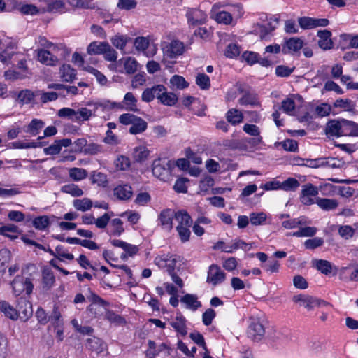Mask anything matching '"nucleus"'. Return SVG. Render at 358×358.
Masks as SVG:
<instances>
[{
  "instance_id": "obj_1",
  "label": "nucleus",
  "mask_w": 358,
  "mask_h": 358,
  "mask_svg": "<svg viewBox=\"0 0 358 358\" xmlns=\"http://www.w3.org/2000/svg\"><path fill=\"white\" fill-rule=\"evenodd\" d=\"M236 87L238 92L243 94L238 100V103L241 105L260 106V101L257 94L253 90H251L250 87L241 83H237Z\"/></svg>"
},
{
  "instance_id": "obj_2",
  "label": "nucleus",
  "mask_w": 358,
  "mask_h": 358,
  "mask_svg": "<svg viewBox=\"0 0 358 358\" xmlns=\"http://www.w3.org/2000/svg\"><path fill=\"white\" fill-rule=\"evenodd\" d=\"M174 164L171 161L162 163V158H157L152 163V173L160 180H165L171 174Z\"/></svg>"
},
{
  "instance_id": "obj_3",
  "label": "nucleus",
  "mask_w": 358,
  "mask_h": 358,
  "mask_svg": "<svg viewBox=\"0 0 358 358\" xmlns=\"http://www.w3.org/2000/svg\"><path fill=\"white\" fill-rule=\"evenodd\" d=\"M13 293L16 296L20 295L22 292H25L27 294L29 295L33 290L34 285L31 279L21 275H17L11 282Z\"/></svg>"
},
{
  "instance_id": "obj_4",
  "label": "nucleus",
  "mask_w": 358,
  "mask_h": 358,
  "mask_svg": "<svg viewBox=\"0 0 358 358\" xmlns=\"http://www.w3.org/2000/svg\"><path fill=\"white\" fill-rule=\"evenodd\" d=\"M265 334V329L263 324L257 319H251L248 326L247 334L248 338L255 341L262 340Z\"/></svg>"
},
{
  "instance_id": "obj_5",
  "label": "nucleus",
  "mask_w": 358,
  "mask_h": 358,
  "mask_svg": "<svg viewBox=\"0 0 358 358\" xmlns=\"http://www.w3.org/2000/svg\"><path fill=\"white\" fill-rule=\"evenodd\" d=\"M180 260V257L175 255L166 257H157L155 259V264L159 268H166L168 273L175 271L176 263Z\"/></svg>"
},
{
  "instance_id": "obj_6",
  "label": "nucleus",
  "mask_w": 358,
  "mask_h": 358,
  "mask_svg": "<svg viewBox=\"0 0 358 358\" xmlns=\"http://www.w3.org/2000/svg\"><path fill=\"white\" fill-rule=\"evenodd\" d=\"M16 310L17 318L19 317L22 321L26 322L32 315V305L25 299L20 298L17 300Z\"/></svg>"
},
{
  "instance_id": "obj_7",
  "label": "nucleus",
  "mask_w": 358,
  "mask_h": 358,
  "mask_svg": "<svg viewBox=\"0 0 358 358\" xmlns=\"http://www.w3.org/2000/svg\"><path fill=\"white\" fill-rule=\"evenodd\" d=\"M293 301L294 302H302L305 308L308 310H312L315 306H320L323 304L325 306L329 305L328 302H326L320 299H317L310 296H305L303 294H299L294 296Z\"/></svg>"
},
{
  "instance_id": "obj_8",
  "label": "nucleus",
  "mask_w": 358,
  "mask_h": 358,
  "mask_svg": "<svg viewBox=\"0 0 358 358\" xmlns=\"http://www.w3.org/2000/svg\"><path fill=\"white\" fill-rule=\"evenodd\" d=\"M186 17L187 22L192 26L204 24L206 20V15L202 10L196 8H188Z\"/></svg>"
},
{
  "instance_id": "obj_9",
  "label": "nucleus",
  "mask_w": 358,
  "mask_h": 358,
  "mask_svg": "<svg viewBox=\"0 0 358 358\" xmlns=\"http://www.w3.org/2000/svg\"><path fill=\"white\" fill-rule=\"evenodd\" d=\"M226 274L217 264H212L208 272L207 282H211L213 285L223 282L225 280Z\"/></svg>"
},
{
  "instance_id": "obj_10",
  "label": "nucleus",
  "mask_w": 358,
  "mask_h": 358,
  "mask_svg": "<svg viewBox=\"0 0 358 358\" xmlns=\"http://www.w3.org/2000/svg\"><path fill=\"white\" fill-rule=\"evenodd\" d=\"M164 50L168 57L173 59L184 52L185 45L182 42L174 40L167 44Z\"/></svg>"
},
{
  "instance_id": "obj_11",
  "label": "nucleus",
  "mask_w": 358,
  "mask_h": 358,
  "mask_svg": "<svg viewBox=\"0 0 358 358\" xmlns=\"http://www.w3.org/2000/svg\"><path fill=\"white\" fill-rule=\"evenodd\" d=\"M317 36L319 37L318 45L324 50H328L334 48V42L332 41L331 36V32L329 30H320L317 31Z\"/></svg>"
},
{
  "instance_id": "obj_12",
  "label": "nucleus",
  "mask_w": 358,
  "mask_h": 358,
  "mask_svg": "<svg viewBox=\"0 0 358 358\" xmlns=\"http://www.w3.org/2000/svg\"><path fill=\"white\" fill-rule=\"evenodd\" d=\"M341 135L358 136V124L353 121L342 119Z\"/></svg>"
},
{
  "instance_id": "obj_13",
  "label": "nucleus",
  "mask_w": 358,
  "mask_h": 358,
  "mask_svg": "<svg viewBox=\"0 0 358 358\" xmlns=\"http://www.w3.org/2000/svg\"><path fill=\"white\" fill-rule=\"evenodd\" d=\"M175 217L174 210L167 208L163 210L159 216V220L162 226L168 230H171L173 228V219Z\"/></svg>"
},
{
  "instance_id": "obj_14",
  "label": "nucleus",
  "mask_w": 358,
  "mask_h": 358,
  "mask_svg": "<svg viewBox=\"0 0 358 358\" xmlns=\"http://www.w3.org/2000/svg\"><path fill=\"white\" fill-rule=\"evenodd\" d=\"M342 119L329 120L325 128L326 134L331 136H341Z\"/></svg>"
},
{
  "instance_id": "obj_15",
  "label": "nucleus",
  "mask_w": 358,
  "mask_h": 358,
  "mask_svg": "<svg viewBox=\"0 0 358 358\" xmlns=\"http://www.w3.org/2000/svg\"><path fill=\"white\" fill-rule=\"evenodd\" d=\"M303 46V41L299 38H291L286 41V44L282 47V52L286 54L289 52H297Z\"/></svg>"
},
{
  "instance_id": "obj_16",
  "label": "nucleus",
  "mask_w": 358,
  "mask_h": 358,
  "mask_svg": "<svg viewBox=\"0 0 358 358\" xmlns=\"http://www.w3.org/2000/svg\"><path fill=\"white\" fill-rule=\"evenodd\" d=\"M86 346L90 350L100 354L106 350V344L100 338L93 337L87 340Z\"/></svg>"
},
{
  "instance_id": "obj_17",
  "label": "nucleus",
  "mask_w": 358,
  "mask_h": 358,
  "mask_svg": "<svg viewBox=\"0 0 358 358\" xmlns=\"http://www.w3.org/2000/svg\"><path fill=\"white\" fill-rule=\"evenodd\" d=\"M114 195L120 200H129L133 195L132 188L130 185H118L114 189Z\"/></svg>"
},
{
  "instance_id": "obj_18",
  "label": "nucleus",
  "mask_w": 358,
  "mask_h": 358,
  "mask_svg": "<svg viewBox=\"0 0 358 358\" xmlns=\"http://www.w3.org/2000/svg\"><path fill=\"white\" fill-rule=\"evenodd\" d=\"M186 322L185 317L180 315L176 316L175 321L171 322V325L176 331L185 336L187 334Z\"/></svg>"
},
{
  "instance_id": "obj_19",
  "label": "nucleus",
  "mask_w": 358,
  "mask_h": 358,
  "mask_svg": "<svg viewBox=\"0 0 358 358\" xmlns=\"http://www.w3.org/2000/svg\"><path fill=\"white\" fill-rule=\"evenodd\" d=\"M38 59L41 63L50 66L56 65L58 61L57 57L54 56L50 51L45 50L38 51Z\"/></svg>"
},
{
  "instance_id": "obj_20",
  "label": "nucleus",
  "mask_w": 358,
  "mask_h": 358,
  "mask_svg": "<svg viewBox=\"0 0 358 358\" xmlns=\"http://www.w3.org/2000/svg\"><path fill=\"white\" fill-rule=\"evenodd\" d=\"M315 203L324 210H331L336 209L338 206V202L336 199L317 198Z\"/></svg>"
},
{
  "instance_id": "obj_21",
  "label": "nucleus",
  "mask_w": 358,
  "mask_h": 358,
  "mask_svg": "<svg viewBox=\"0 0 358 358\" xmlns=\"http://www.w3.org/2000/svg\"><path fill=\"white\" fill-rule=\"evenodd\" d=\"M180 301L185 303L187 308L196 310L198 308L201 306V303L198 301L197 296L194 294H187L183 296Z\"/></svg>"
},
{
  "instance_id": "obj_22",
  "label": "nucleus",
  "mask_w": 358,
  "mask_h": 358,
  "mask_svg": "<svg viewBox=\"0 0 358 358\" xmlns=\"http://www.w3.org/2000/svg\"><path fill=\"white\" fill-rule=\"evenodd\" d=\"M313 266L324 275H329L331 273L333 266L331 263L324 259H315L313 262Z\"/></svg>"
},
{
  "instance_id": "obj_23",
  "label": "nucleus",
  "mask_w": 358,
  "mask_h": 358,
  "mask_svg": "<svg viewBox=\"0 0 358 358\" xmlns=\"http://www.w3.org/2000/svg\"><path fill=\"white\" fill-rule=\"evenodd\" d=\"M61 77L65 82L72 83L76 79V70L71 67L69 64H64L60 68Z\"/></svg>"
},
{
  "instance_id": "obj_24",
  "label": "nucleus",
  "mask_w": 358,
  "mask_h": 358,
  "mask_svg": "<svg viewBox=\"0 0 358 358\" xmlns=\"http://www.w3.org/2000/svg\"><path fill=\"white\" fill-rule=\"evenodd\" d=\"M45 123L41 120L33 119L31 122L24 128V131L32 136H36L44 127Z\"/></svg>"
},
{
  "instance_id": "obj_25",
  "label": "nucleus",
  "mask_w": 358,
  "mask_h": 358,
  "mask_svg": "<svg viewBox=\"0 0 358 358\" xmlns=\"http://www.w3.org/2000/svg\"><path fill=\"white\" fill-rule=\"evenodd\" d=\"M108 43V42H92L87 47V52L90 55H103Z\"/></svg>"
},
{
  "instance_id": "obj_26",
  "label": "nucleus",
  "mask_w": 358,
  "mask_h": 358,
  "mask_svg": "<svg viewBox=\"0 0 358 358\" xmlns=\"http://www.w3.org/2000/svg\"><path fill=\"white\" fill-rule=\"evenodd\" d=\"M69 5L76 8L94 9L96 3L94 0H67Z\"/></svg>"
},
{
  "instance_id": "obj_27",
  "label": "nucleus",
  "mask_w": 358,
  "mask_h": 358,
  "mask_svg": "<svg viewBox=\"0 0 358 358\" xmlns=\"http://www.w3.org/2000/svg\"><path fill=\"white\" fill-rule=\"evenodd\" d=\"M148 123L141 117H138L129 128V133L131 134H138L145 131L147 129Z\"/></svg>"
},
{
  "instance_id": "obj_28",
  "label": "nucleus",
  "mask_w": 358,
  "mask_h": 358,
  "mask_svg": "<svg viewBox=\"0 0 358 358\" xmlns=\"http://www.w3.org/2000/svg\"><path fill=\"white\" fill-rule=\"evenodd\" d=\"M175 219L178 222V225L191 227L192 224L190 215L185 210H179L175 213Z\"/></svg>"
},
{
  "instance_id": "obj_29",
  "label": "nucleus",
  "mask_w": 358,
  "mask_h": 358,
  "mask_svg": "<svg viewBox=\"0 0 358 358\" xmlns=\"http://www.w3.org/2000/svg\"><path fill=\"white\" fill-rule=\"evenodd\" d=\"M55 281L53 273L50 270L43 271V289L45 291L50 289Z\"/></svg>"
},
{
  "instance_id": "obj_30",
  "label": "nucleus",
  "mask_w": 358,
  "mask_h": 358,
  "mask_svg": "<svg viewBox=\"0 0 358 358\" xmlns=\"http://www.w3.org/2000/svg\"><path fill=\"white\" fill-rule=\"evenodd\" d=\"M243 131L250 136H255L253 139L254 143L258 144L262 141V137L259 136V130L257 126L255 124H245L243 126Z\"/></svg>"
},
{
  "instance_id": "obj_31",
  "label": "nucleus",
  "mask_w": 358,
  "mask_h": 358,
  "mask_svg": "<svg viewBox=\"0 0 358 358\" xmlns=\"http://www.w3.org/2000/svg\"><path fill=\"white\" fill-rule=\"evenodd\" d=\"M92 115V110L87 108H81L76 110L73 122H80L88 120Z\"/></svg>"
},
{
  "instance_id": "obj_32",
  "label": "nucleus",
  "mask_w": 358,
  "mask_h": 358,
  "mask_svg": "<svg viewBox=\"0 0 358 358\" xmlns=\"http://www.w3.org/2000/svg\"><path fill=\"white\" fill-rule=\"evenodd\" d=\"M10 259V252L6 248L0 250V273L2 275L5 273L6 269V264Z\"/></svg>"
},
{
  "instance_id": "obj_33",
  "label": "nucleus",
  "mask_w": 358,
  "mask_h": 358,
  "mask_svg": "<svg viewBox=\"0 0 358 358\" xmlns=\"http://www.w3.org/2000/svg\"><path fill=\"white\" fill-rule=\"evenodd\" d=\"M227 121L234 125L241 123L243 121V114L237 109H231L227 113Z\"/></svg>"
},
{
  "instance_id": "obj_34",
  "label": "nucleus",
  "mask_w": 358,
  "mask_h": 358,
  "mask_svg": "<svg viewBox=\"0 0 358 358\" xmlns=\"http://www.w3.org/2000/svg\"><path fill=\"white\" fill-rule=\"evenodd\" d=\"M92 205V201L88 198L76 199L73 201V206L75 208L83 212L90 210Z\"/></svg>"
},
{
  "instance_id": "obj_35",
  "label": "nucleus",
  "mask_w": 358,
  "mask_h": 358,
  "mask_svg": "<svg viewBox=\"0 0 358 358\" xmlns=\"http://www.w3.org/2000/svg\"><path fill=\"white\" fill-rule=\"evenodd\" d=\"M1 310L5 315L11 320L17 319V310L13 308L8 303L3 301H1Z\"/></svg>"
},
{
  "instance_id": "obj_36",
  "label": "nucleus",
  "mask_w": 358,
  "mask_h": 358,
  "mask_svg": "<svg viewBox=\"0 0 358 358\" xmlns=\"http://www.w3.org/2000/svg\"><path fill=\"white\" fill-rule=\"evenodd\" d=\"M275 146L278 148L280 146L286 151L294 152L298 148V143L296 141L292 139H287L282 142H277Z\"/></svg>"
},
{
  "instance_id": "obj_37",
  "label": "nucleus",
  "mask_w": 358,
  "mask_h": 358,
  "mask_svg": "<svg viewBox=\"0 0 358 358\" xmlns=\"http://www.w3.org/2000/svg\"><path fill=\"white\" fill-rule=\"evenodd\" d=\"M124 103L128 106V110L134 112L139 111L136 108L137 99L131 92L126 93L124 97Z\"/></svg>"
},
{
  "instance_id": "obj_38",
  "label": "nucleus",
  "mask_w": 358,
  "mask_h": 358,
  "mask_svg": "<svg viewBox=\"0 0 358 358\" xmlns=\"http://www.w3.org/2000/svg\"><path fill=\"white\" fill-rule=\"evenodd\" d=\"M248 245V243L241 239H238L231 246L225 247L224 249H222V251L228 253H232L234 250L238 248H242L245 250H249L251 248V246H250L248 248H246Z\"/></svg>"
},
{
  "instance_id": "obj_39",
  "label": "nucleus",
  "mask_w": 358,
  "mask_h": 358,
  "mask_svg": "<svg viewBox=\"0 0 358 358\" xmlns=\"http://www.w3.org/2000/svg\"><path fill=\"white\" fill-rule=\"evenodd\" d=\"M92 182L99 186L106 187L108 184L107 177L101 172L93 171L91 175Z\"/></svg>"
},
{
  "instance_id": "obj_40",
  "label": "nucleus",
  "mask_w": 358,
  "mask_h": 358,
  "mask_svg": "<svg viewBox=\"0 0 358 358\" xmlns=\"http://www.w3.org/2000/svg\"><path fill=\"white\" fill-rule=\"evenodd\" d=\"M62 192L70 194L73 196H80L83 194V192L75 184L65 185L62 187Z\"/></svg>"
},
{
  "instance_id": "obj_41",
  "label": "nucleus",
  "mask_w": 358,
  "mask_h": 358,
  "mask_svg": "<svg viewBox=\"0 0 358 358\" xmlns=\"http://www.w3.org/2000/svg\"><path fill=\"white\" fill-rule=\"evenodd\" d=\"M34 98V94L29 90H24L19 92L17 101L21 103H29Z\"/></svg>"
},
{
  "instance_id": "obj_42",
  "label": "nucleus",
  "mask_w": 358,
  "mask_h": 358,
  "mask_svg": "<svg viewBox=\"0 0 358 358\" xmlns=\"http://www.w3.org/2000/svg\"><path fill=\"white\" fill-rule=\"evenodd\" d=\"M159 101L164 105L171 106L176 103L178 98L175 94L167 92L166 89Z\"/></svg>"
},
{
  "instance_id": "obj_43",
  "label": "nucleus",
  "mask_w": 358,
  "mask_h": 358,
  "mask_svg": "<svg viewBox=\"0 0 358 358\" xmlns=\"http://www.w3.org/2000/svg\"><path fill=\"white\" fill-rule=\"evenodd\" d=\"M334 106L336 108H341L346 111H351L355 108V104L350 99H337L334 103Z\"/></svg>"
},
{
  "instance_id": "obj_44",
  "label": "nucleus",
  "mask_w": 358,
  "mask_h": 358,
  "mask_svg": "<svg viewBox=\"0 0 358 358\" xmlns=\"http://www.w3.org/2000/svg\"><path fill=\"white\" fill-rule=\"evenodd\" d=\"M196 83L202 90H208L210 87V78L206 74L199 73L196 78Z\"/></svg>"
},
{
  "instance_id": "obj_45",
  "label": "nucleus",
  "mask_w": 358,
  "mask_h": 358,
  "mask_svg": "<svg viewBox=\"0 0 358 358\" xmlns=\"http://www.w3.org/2000/svg\"><path fill=\"white\" fill-rule=\"evenodd\" d=\"M215 20L218 23L229 24L232 22V16L229 12L220 11L215 14Z\"/></svg>"
},
{
  "instance_id": "obj_46",
  "label": "nucleus",
  "mask_w": 358,
  "mask_h": 358,
  "mask_svg": "<svg viewBox=\"0 0 358 358\" xmlns=\"http://www.w3.org/2000/svg\"><path fill=\"white\" fill-rule=\"evenodd\" d=\"M300 185L299 181L294 178H289L281 182V189L285 191H294Z\"/></svg>"
},
{
  "instance_id": "obj_47",
  "label": "nucleus",
  "mask_w": 358,
  "mask_h": 358,
  "mask_svg": "<svg viewBox=\"0 0 358 358\" xmlns=\"http://www.w3.org/2000/svg\"><path fill=\"white\" fill-rule=\"evenodd\" d=\"M33 225L37 229L43 230L49 225V218L46 215L38 216L33 220Z\"/></svg>"
},
{
  "instance_id": "obj_48",
  "label": "nucleus",
  "mask_w": 358,
  "mask_h": 358,
  "mask_svg": "<svg viewBox=\"0 0 358 358\" xmlns=\"http://www.w3.org/2000/svg\"><path fill=\"white\" fill-rule=\"evenodd\" d=\"M189 182V179L187 178H179L176 181L173 186V189L178 193H186L187 192V187L186 182Z\"/></svg>"
},
{
  "instance_id": "obj_49",
  "label": "nucleus",
  "mask_w": 358,
  "mask_h": 358,
  "mask_svg": "<svg viewBox=\"0 0 358 358\" xmlns=\"http://www.w3.org/2000/svg\"><path fill=\"white\" fill-rule=\"evenodd\" d=\"M355 229L349 225L340 226L338 229V234L345 239L352 238L355 234Z\"/></svg>"
},
{
  "instance_id": "obj_50",
  "label": "nucleus",
  "mask_w": 358,
  "mask_h": 358,
  "mask_svg": "<svg viewBox=\"0 0 358 358\" xmlns=\"http://www.w3.org/2000/svg\"><path fill=\"white\" fill-rule=\"evenodd\" d=\"M129 39V38L126 36L116 35L111 38V43L117 49L123 50Z\"/></svg>"
},
{
  "instance_id": "obj_51",
  "label": "nucleus",
  "mask_w": 358,
  "mask_h": 358,
  "mask_svg": "<svg viewBox=\"0 0 358 358\" xmlns=\"http://www.w3.org/2000/svg\"><path fill=\"white\" fill-rule=\"evenodd\" d=\"M266 220V213L261 212L259 213H252L250 214V221L253 225H260Z\"/></svg>"
},
{
  "instance_id": "obj_52",
  "label": "nucleus",
  "mask_w": 358,
  "mask_h": 358,
  "mask_svg": "<svg viewBox=\"0 0 358 358\" xmlns=\"http://www.w3.org/2000/svg\"><path fill=\"white\" fill-rule=\"evenodd\" d=\"M240 47L235 43L229 44L224 51V55L229 58H234L239 55Z\"/></svg>"
},
{
  "instance_id": "obj_53",
  "label": "nucleus",
  "mask_w": 358,
  "mask_h": 358,
  "mask_svg": "<svg viewBox=\"0 0 358 358\" xmlns=\"http://www.w3.org/2000/svg\"><path fill=\"white\" fill-rule=\"evenodd\" d=\"M324 239L320 237H315L312 239H308L304 242V246L306 249L314 250L324 244Z\"/></svg>"
},
{
  "instance_id": "obj_54",
  "label": "nucleus",
  "mask_w": 358,
  "mask_h": 358,
  "mask_svg": "<svg viewBox=\"0 0 358 358\" xmlns=\"http://www.w3.org/2000/svg\"><path fill=\"white\" fill-rule=\"evenodd\" d=\"M102 149L101 145L96 143H91L86 144L85 148L83 150L84 155H95L101 152Z\"/></svg>"
},
{
  "instance_id": "obj_55",
  "label": "nucleus",
  "mask_w": 358,
  "mask_h": 358,
  "mask_svg": "<svg viewBox=\"0 0 358 358\" xmlns=\"http://www.w3.org/2000/svg\"><path fill=\"white\" fill-rule=\"evenodd\" d=\"M69 176L74 180H80L85 178L87 174L85 169L80 168H72L69 170Z\"/></svg>"
},
{
  "instance_id": "obj_56",
  "label": "nucleus",
  "mask_w": 358,
  "mask_h": 358,
  "mask_svg": "<svg viewBox=\"0 0 358 358\" xmlns=\"http://www.w3.org/2000/svg\"><path fill=\"white\" fill-rule=\"evenodd\" d=\"M64 8V3L62 1L55 0L48 3L46 11L55 13L61 10Z\"/></svg>"
},
{
  "instance_id": "obj_57",
  "label": "nucleus",
  "mask_w": 358,
  "mask_h": 358,
  "mask_svg": "<svg viewBox=\"0 0 358 358\" xmlns=\"http://www.w3.org/2000/svg\"><path fill=\"white\" fill-rule=\"evenodd\" d=\"M138 62L135 59L129 57L124 62V69L128 74H132L137 70Z\"/></svg>"
},
{
  "instance_id": "obj_58",
  "label": "nucleus",
  "mask_w": 358,
  "mask_h": 358,
  "mask_svg": "<svg viewBox=\"0 0 358 358\" xmlns=\"http://www.w3.org/2000/svg\"><path fill=\"white\" fill-rule=\"evenodd\" d=\"M170 83L178 89H184L188 87V83L185 81L182 76L178 75H174L171 78Z\"/></svg>"
},
{
  "instance_id": "obj_59",
  "label": "nucleus",
  "mask_w": 358,
  "mask_h": 358,
  "mask_svg": "<svg viewBox=\"0 0 358 358\" xmlns=\"http://www.w3.org/2000/svg\"><path fill=\"white\" fill-rule=\"evenodd\" d=\"M315 18L310 17H301L298 19L299 26L303 29L314 28Z\"/></svg>"
},
{
  "instance_id": "obj_60",
  "label": "nucleus",
  "mask_w": 358,
  "mask_h": 358,
  "mask_svg": "<svg viewBox=\"0 0 358 358\" xmlns=\"http://www.w3.org/2000/svg\"><path fill=\"white\" fill-rule=\"evenodd\" d=\"M122 221L119 218H115L111 220V225L114 227L112 232L113 235L120 236L124 231L122 227Z\"/></svg>"
},
{
  "instance_id": "obj_61",
  "label": "nucleus",
  "mask_w": 358,
  "mask_h": 358,
  "mask_svg": "<svg viewBox=\"0 0 358 358\" xmlns=\"http://www.w3.org/2000/svg\"><path fill=\"white\" fill-rule=\"evenodd\" d=\"M49 320L56 326L59 327L62 325V320H61V313L57 306H54L51 316L49 317Z\"/></svg>"
},
{
  "instance_id": "obj_62",
  "label": "nucleus",
  "mask_w": 358,
  "mask_h": 358,
  "mask_svg": "<svg viewBox=\"0 0 358 358\" xmlns=\"http://www.w3.org/2000/svg\"><path fill=\"white\" fill-rule=\"evenodd\" d=\"M104 59L109 62H115L117 58V52L108 43L105 52L103 53Z\"/></svg>"
},
{
  "instance_id": "obj_63",
  "label": "nucleus",
  "mask_w": 358,
  "mask_h": 358,
  "mask_svg": "<svg viewBox=\"0 0 358 358\" xmlns=\"http://www.w3.org/2000/svg\"><path fill=\"white\" fill-rule=\"evenodd\" d=\"M215 316V311L212 308H208L202 315V321L206 326H209Z\"/></svg>"
},
{
  "instance_id": "obj_64",
  "label": "nucleus",
  "mask_w": 358,
  "mask_h": 358,
  "mask_svg": "<svg viewBox=\"0 0 358 358\" xmlns=\"http://www.w3.org/2000/svg\"><path fill=\"white\" fill-rule=\"evenodd\" d=\"M295 102L290 98H287L282 102V109L287 114L291 115L295 109Z\"/></svg>"
}]
</instances>
